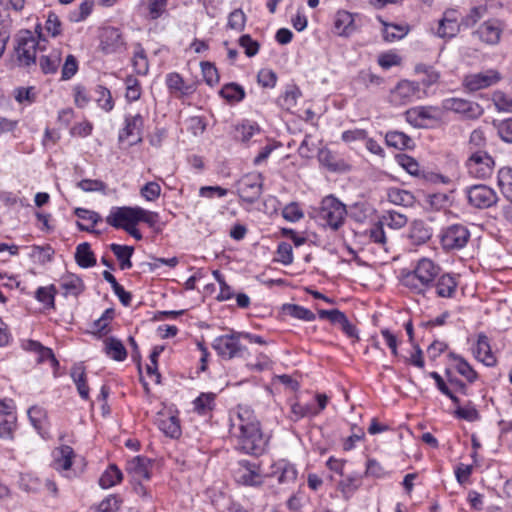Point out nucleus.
Here are the masks:
<instances>
[{"label": "nucleus", "mask_w": 512, "mask_h": 512, "mask_svg": "<svg viewBox=\"0 0 512 512\" xmlns=\"http://www.w3.org/2000/svg\"><path fill=\"white\" fill-rule=\"evenodd\" d=\"M230 431L237 439L238 450L254 456L264 453L268 441L261 431L260 422L254 411L249 407L238 405L237 411L231 417Z\"/></svg>", "instance_id": "obj_1"}, {"label": "nucleus", "mask_w": 512, "mask_h": 512, "mask_svg": "<svg viewBox=\"0 0 512 512\" xmlns=\"http://www.w3.org/2000/svg\"><path fill=\"white\" fill-rule=\"evenodd\" d=\"M440 273V267L427 258L420 259L412 271L407 272L401 278V283L412 293L425 296L432 288L436 277Z\"/></svg>", "instance_id": "obj_2"}, {"label": "nucleus", "mask_w": 512, "mask_h": 512, "mask_svg": "<svg viewBox=\"0 0 512 512\" xmlns=\"http://www.w3.org/2000/svg\"><path fill=\"white\" fill-rule=\"evenodd\" d=\"M41 33L37 39L30 30H20L14 37V55L18 66L30 67L36 64L37 50H43L40 44Z\"/></svg>", "instance_id": "obj_3"}, {"label": "nucleus", "mask_w": 512, "mask_h": 512, "mask_svg": "<svg viewBox=\"0 0 512 512\" xmlns=\"http://www.w3.org/2000/svg\"><path fill=\"white\" fill-rule=\"evenodd\" d=\"M346 214L345 205L330 195L322 200L318 217L323 221V225H327L333 230H338L343 225Z\"/></svg>", "instance_id": "obj_4"}, {"label": "nucleus", "mask_w": 512, "mask_h": 512, "mask_svg": "<svg viewBox=\"0 0 512 512\" xmlns=\"http://www.w3.org/2000/svg\"><path fill=\"white\" fill-rule=\"evenodd\" d=\"M240 340V332H233L215 338L212 347L224 359L242 357L246 348L240 343Z\"/></svg>", "instance_id": "obj_5"}, {"label": "nucleus", "mask_w": 512, "mask_h": 512, "mask_svg": "<svg viewBox=\"0 0 512 512\" xmlns=\"http://www.w3.org/2000/svg\"><path fill=\"white\" fill-rule=\"evenodd\" d=\"M466 165L471 176L486 179L492 175L495 162L486 151L475 150L471 152Z\"/></svg>", "instance_id": "obj_6"}, {"label": "nucleus", "mask_w": 512, "mask_h": 512, "mask_svg": "<svg viewBox=\"0 0 512 512\" xmlns=\"http://www.w3.org/2000/svg\"><path fill=\"white\" fill-rule=\"evenodd\" d=\"M236 186L239 197L243 201L253 204L261 197L263 179L261 174H247L237 182Z\"/></svg>", "instance_id": "obj_7"}, {"label": "nucleus", "mask_w": 512, "mask_h": 512, "mask_svg": "<svg viewBox=\"0 0 512 512\" xmlns=\"http://www.w3.org/2000/svg\"><path fill=\"white\" fill-rule=\"evenodd\" d=\"M233 477L237 483L245 486H260L263 483L259 464L248 460L237 462L233 468Z\"/></svg>", "instance_id": "obj_8"}, {"label": "nucleus", "mask_w": 512, "mask_h": 512, "mask_svg": "<svg viewBox=\"0 0 512 512\" xmlns=\"http://www.w3.org/2000/svg\"><path fill=\"white\" fill-rule=\"evenodd\" d=\"M501 79V74L497 70L488 69L466 75L462 80V85L465 90L476 92L496 85Z\"/></svg>", "instance_id": "obj_9"}, {"label": "nucleus", "mask_w": 512, "mask_h": 512, "mask_svg": "<svg viewBox=\"0 0 512 512\" xmlns=\"http://www.w3.org/2000/svg\"><path fill=\"white\" fill-rule=\"evenodd\" d=\"M442 247L447 251L459 250L466 246L470 232L462 224H454L443 230L441 234Z\"/></svg>", "instance_id": "obj_10"}, {"label": "nucleus", "mask_w": 512, "mask_h": 512, "mask_svg": "<svg viewBox=\"0 0 512 512\" xmlns=\"http://www.w3.org/2000/svg\"><path fill=\"white\" fill-rule=\"evenodd\" d=\"M106 223L116 229L126 230L138 224V206L113 207L106 217Z\"/></svg>", "instance_id": "obj_11"}, {"label": "nucleus", "mask_w": 512, "mask_h": 512, "mask_svg": "<svg viewBox=\"0 0 512 512\" xmlns=\"http://www.w3.org/2000/svg\"><path fill=\"white\" fill-rule=\"evenodd\" d=\"M466 193L469 204L477 209L490 208L498 201L496 192L484 184L473 185L467 188Z\"/></svg>", "instance_id": "obj_12"}, {"label": "nucleus", "mask_w": 512, "mask_h": 512, "mask_svg": "<svg viewBox=\"0 0 512 512\" xmlns=\"http://www.w3.org/2000/svg\"><path fill=\"white\" fill-rule=\"evenodd\" d=\"M442 106L445 110L461 114L467 119H477L484 112L478 103L463 98H447Z\"/></svg>", "instance_id": "obj_13"}, {"label": "nucleus", "mask_w": 512, "mask_h": 512, "mask_svg": "<svg viewBox=\"0 0 512 512\" xmlns=\"http://www.w3.org/2000/svg\"><path fill=\"white\" fill-rule=\"evenodd\" d=\"M125 47L122 34L115 27H106L100 35L99 49L104 54H113L120 52Z\"/></svg>", "instance_id": "obj_14"}, {"label": "nucleus", "mask_w": 512, "mask_h": 512, "mask_svg": "<svg viewBox=\"0 0 512 512\" xmlns=\"http://www.w3.org/2000/svg\"><path fill=\"white\" fill-rule=\"evenodd\" d=\"M419 92V85L408 80L400 81L390 93V102L393 105H406L413 101Z\"/></svg>", "instance_id": "obj_15"}, {"label": "nucleus", "mask_w": 512, "mask_h": 512, "mask_svg": "<svg viewBox=\"0 0 512 512\" xmlns=\"http://www.w3.org/2000/svg\"><path fill=\"white\" fill-rule=\"evenodd\" d=\"M125 126L120 130L118 135L119 142H123L129 137H135V140L130 142V145L140 143L142 141V130L144 126V119L140 114L126 115Z\"/></svg>", "instance_id": "obj_16"}, {"label": "nucleus", "mask_w": 512, "mask_h": 512, "mask_svg": "<svg viewBox=\"0 0 512 512\" xmlns=\"http://www.w3.org/2000/svg\"><path fill=\"white\" fill-rule=\"evenodd\" d=\"M502 34V27L500 22L496 19H490L483 22L477 30L473 32V35L488 45H495L500 41Z\"/></svg>", "instance_id": "obj_17"}, {"label": "nucleus", "mask_w": 512, "mask_h": 512, "mask_svg": "<svg viewBox=\"0 0 512 512\" xmlns=\"http://www.w3.org/2000/svg\"><path fill=\"white\" fill-rule=\"evenodd\" d=\"M461 27L462 23L458 21L457 11L449 9L444 12L439 21L437 35L441 38H453L458 34Z\"/></svg>", "instance_id": "obj_18"}, {"label": "nucleus", "mask_w": 512, "mask_h": 512, "mask_svg": "<svg viewBox=\"0 0 512 512\" xmlns=\"http://www.w3.org/2000/svg\"><path fill=\"white\" fill-rule=\"evenodd\" d=\"M458 282L449 273L438 275L432 285L435 294L440 298H453L457 292Z\"/></svg>", "instance_id": "obj_19"}, {"label": "nucleus", "mask_w": 512, "mask_h": 512, "mask_svg": "<svg viewBox=\"0 0 512 512\" xmlns=\"http://www.w3.org/2000/svg\"><path fill=\"white\" fill-rule=\"evenodd\" d=\"M475 358L481 361L486 366H494L496 364V357L492 353L488 337L484 333L477 335L476 346L473 348Z\"/></svg>", "instance_id": "obj_20"}, {"label": "nucleus", "mask_w": 512, "mask_h": 512, "mask_svg": "<svg viewBox=\"0 0 512 512\" xmlns=\"http://www.w3.org/2000/svg\"><path fill=\"white\" fill-rule=\"evenodd\" d=\"M74 450L68 445H62L53 451V467L59 472H65L71 469Z\"/></svg>", "instance_id": "obj_21"}, {"label": "nucleus", "mask_w": 512, "mask_h": 512, "mask_svg": "<svg viewBox=\"0 0 512 512\" xmlns=\"http://www.w3.org/2000/svg\"><path fill=\"white\" fill-rule=\"evenodd\" d=\"M334 29L339 36L349 37L356 30L353 14L348 11H338L335 15Z\"/></svg>", "instance_id": "obj_22"}, {"label": "nucleus", "mask_w": 512, "mask_h": 512, "mask_svg": "<svg viewBox=\"0 0 512 512\" xmlns=\"http://www.w3.org/2000/svg\"><path fill=\"white\" fill-rule=\"evenodd\" d=\"M60 288L63 290L64 296L78 297L85 290L83 280L72 273L63 275L59 280Z\"/></svg>", "instance_id": "obj_23"}, {"label": "nucleus", "mask_w": 512, "mask_h": 512, "mask_svg": "<svg viewBox=\"0 0 512 512\" xmlns=\"http://www.w3.org/2000/svg\"><path fill=\"white\" fill-rule=\"evenodd\" d=\"M150 460L143 456H136L127 463L126 471L132 476L134 481L150 479L149 472Z\"/></svg>", "instance_id": "obj_24"}, {"label": "nucleus", "mask_w": 512, "mask_h": 512, "mask_svg": "<svg viewBox=\"0 0 512 512\" xmlns=\"http://www.w3.org/2000/svg\"><path fill=\"white\" fill-rule=\"evenodd\" d=\"M318 160L321 165L332 172H344L349 169L348 164L329 149H321L318 153Z\"/></svg>", "instance_id": "obj_25"}, {"label": "nucleus", "mask_w": 512, "mask_h": 512, "mask_svg": "<svg viewBox=\"0 0 512 512\" xmlns=\"http://www.w3.org/2000/svg\"><path fill=\"white\" fill-rule=\"evenodd\" d=\"M70 376L75 383L80 397L89 399V386L87 384L85 367L82 364H75L70 371Z\"/></svg>", "instance_id": "obj_26"}, {"label": "nucleus", "mask_w": 512, "mask_h": 512, "mask_svg": "<svg viewBox=\"0 0 512 512\" xmlns=\"http://www.w3.org/2000/svg\"><path fill=\"white\" fill-rule=\"evenodd\" d=\"M157 426L170 438H178L181 435L179 419L176 416L161 415L157 418Z\"/></svg>", "instance_id": "obj_27"}, {"label": "nucleus", "mask_w": 512, "mask_h": 512, "mask_svg": "<svg viewBox=\"0 0 512 512\" xmlns=\"http://www.w3.org/2000/svg\"><path fill=\"white\" fill-rule=\"evenodd\" d=\"M166 85L170 93L178 96L189 95L193 92L192 86L187 85L182 76L176 72L166 75Z\"/></svg>", "instance_id": "obj_28"}, {"label": "nucleus", "mask_w": 512, "mask_h": 512, "mask_svg": "<svg viewBox=\"0 0 512 512\" xmlns=\"http://www.w3.org/2000/svg\"><path fill=\"white\" fill-rule=\"evenodd\" d=\"M74 214L81 220H84L85 222H90V225H85L81 222H77V226L81 231H87V232H95L93 227L98 223L102 221L101 216L91 210H87L84 208H76L74 211Z\"/></svg>", "instance_id": "obj_29"}, {"label": "nucleus", "mask_w": 512, "mask_h": 512, "mask_svg": "<svg viewBox=\"0 0 512 512\" xmlns=\"http://www.w3.org/2000/svg\"><path fill=\"white\" fill-rule=\"evenodd\" d=\"M386 144L399 150L411 149L413 140L403 132L390 131L385 136Z\"/></svg>", "instance_id": "obj_30"}, {"label": "nucleus", "mask_w": 512, "mask_h": 512, "mask_svg": "<svg viewBox=\"0 0 512 512\" xmlns=\"http://www.w3.org/2000/svg\"><path fill=\"white\" fill-rule=\"evenodd\" d=\"M387 197L391 203L403 207H412L415 203V197L410 191L399 188L389 189Z\"/></svg>", "instance_id": "obj_31"}, {"label": "nucleus", "mask_w": 512, "mask_h": 512, "mask_svg": "<svg viewBox=\"0 0 512 512\" xmlns=\"http://www.w3.org/2000/svg\"><path fill=\"white\" fill-rule=\"evenodd\" d=\"M75 260L82 268H89L96 264V259L89 243L84 242L76 247Z\"/></svg>", "instance_id": "obj_32"}, {"label": "nucleus", "mask_w": 512, "mask_h": 512, "mask_svg": "<svg viewBox=\"0 0 512 512\" xmlns=\"http://www.w3.org/2000/svg\"><path fill=\"white\" fill-rule=\"evenodd\" d=\"M110 249L118 259L122 270L130 269L132 267L131 256L134 252V248L132 246L113 243L110 245Z\"/></svg>", "instance_id": "obj_33"}, {"label": "nucleus", "mask_w": 512, "mask_h": 512, "mask_svg": "<svg viewBox=\"0 0 512 512\" xmlns=\"http://www.w3.org/2000/svg\"><path fill=\"white\" fill-rule=\"evenodd\" d=\"M61 60V52L59 50H53L48 55L40 57L39 66L43 73L53 74L57 72Z\"/></svg>", "instance_id": "obj_34"}, {"label": "nucleus", "mask_w": 512, "mask_h": 512, "mask_svg": "<svg viewBox=\"0 0 512 512\" xmlns=\"http://www.w3.org/2000/svg\"><path fill=\"white\" fill-rule=\"evenodd\" d=\"M282 312L283 314L295 319L308 322L314 321L316 318L315 314L311 310L297 304H284L282 306Z\"/></svg>", "instance_id": "obj_35"}, {"label": "nucleus", "mask_w": 512, "mask_h": 512, "mask_svg": "<svg viewBox=\"0 0 512 512\" xmlns=\"http://www.w3.org/2000/svg\"><path fill=\"white\" fill-rule=\"evenodd\" d=\"M104 350H105V353L110 358H112L113 360H116V361H123L127 357V351H126V348L124 347L123 343L114 337H110V338L106 339Z\"/></svg>", "instance_id": "obj_36"}, {"label": "nucleus", "mask_w": 512, "mask_h": 512, "mask_svg": "<svg viewBox=\"0 0 512 512\" xmlns=\"http://www.w3.org/2000/svg\"><path fill=\"white\" fill-rule=\"evenodd\" d=\"M122 479L123 474L120 469L115 464H111L101 475L99 484L102 488H110L120 483Z\"/></svg>", "instance_id": "obj_37"}, {"label": "nucleus", "mask_w": 512, "mask_h": 512, "mask_svg": "<svg viewBox=\"0 0 512 512\" xmlns=\"http://www.w3.org/2000/svg\"><path fill=\"white\" fill-rule=\"evenodd\" d=\"M382 23L384 25L383 38L387 42L400 40L409 32V27L406 25L389 24L384 21Z\"/></svg>", "instance_id": "obj_38"}, {"label": "nucleus", "mask_w": 512, "mask_h": 512, "mask_svg": "<svg viewBox=\"0 0 512 512\" xmlns=\"http://www.w3.org/2000/svg\"><path fill=\"white\" fill-rule=\"evenodd\" d=\"M0 407V438H12L16 426V416L11 412H5Z\"/></svg>", "instance_id": "obj_39"}, {"label": "nucleus", "mask_w": 512, "mask_h": 512, "mask_svg": "<svg viewBox=\"0 0 512 512\" xmlns=\"http://www.w3.org/2000/svg\"><path fill=\"white\" fill-rule=\"evenodd\" d=\"M498 184L504 197L512 203V168L503 167L498 171Z\"/></svg>", "instance_id": "obj_40"}, {"label": "nucleus", "mask_w": 512, "mask_h": 512, "mask_svg": "<svg viewBox=\"0 0 512 512\" xmlns=\"http://www.w3.org/2000/svg\"><path fill=\"white\" fill-rule=\"evenodd\" d=\"M219 93L228 102H240L245 97L244 88L234 82L225 84Z\"/></svg>", "instance_id": "obj_41"}, {"label": "nucleus", "mask_w": 512, "mask_h": 512, "mask_svg": "<svg viewBox=\"0 0 512 512\" xmlns=\"http://www.w3.org/2000/svg\"><path fill=\"white\" fill-rule=\"evenodd\" d=\"M19 486L27 493H38L43 488V481L33 474L26 473L20 476Z\"/></svg>", "instance_id": "obj_42"}, {"label": "nucleus", "mask_w": 512, "mask_h": 512, "mask_svg": "<svg viewBox=\"0 0 512 512\" xmlns=\"http://www.w3.org/2000/svg\"><path fill=\"white\" fill-rule=\"evenodd\" d=\"M54 254L55 251L49 244L44 246L33 245L31 247L30 257L44 265L52 261Z\"/></svg>", "instance_id": "obj_43"}, {"label": "nucleus", "mask_w": 512, "mask_h": 512, "mask_svg": "<svg viewBox=\"0 0 512 512\" xmlns=\"http://www.w3.org/2000/svg\"><path fill=\"white\" fill-rule=\"evenodd\" d=\"M486 13L487 7L485 5L471 8L467 15L461 19L462 27L465 29L473 27L486 15Z\"/></svg>", "instance_id": "obj_44"}, {"label": "nucleus", "mask_w": 512, "mask_h": 512, "mask_svg": "<svg viewBox=\"0 0 512 512\" xmlns=\"http://www.w3.org/2000/svg\"><path fill=\"white\" fill-rule=\"evenodd\" d=\"M133 67L137 74L146 75L149 70L148 59L141 44L136 45V50L132 59Z\"/></svg>", "instance_id": "obj_45"}, {"label": "nucleus", "mask_w": 512, "mask_h": 512, "mask_svg": "<svg viewBox=\"0 0 512 512\" xmlns=\"http://www.w3.org/2000/svg\"><path fill=\"white\" fill-rule=\"evenodd\" d=\"M215 394L201 393L194 401V409L201 415L207 414L214 407Z\"/></svg>", "instance_id": "obj_46"}, {"label": "nucleus", "mask_w": 512, "mask_h": 512, "mask_svg": "<svg viewBox=\"0 0 512 512\" xmlns=\"http://www.w3.org/2000/svg\"><path fill=\"white\" fill-rule=\"evenodd\" d=\"M493 104L498 112L512 113V97L501 90L492 94Z\"/></svg>", "instance_id": "obj_47"}, {"label": "nucleus", "mask_w": 512, "mask_h": 512, "mask_svg": "<svg viewBox=\"0 0 512 512\" xmlns=\"http://www.w3.org/2000/svg\"><path fill=\"white\" fill-rule=\"evenodd\" d=\"M410 238L420 244L425 243L431 237V231L427 228L422 221H415L410 228Z\"/></svg>", "instance_id": "obj_48"}, {"label": "nucleus", "mask_w": 512, "mask_h": 512, "mask_svg": "<svg viewBox=\"0 0 512 512\" xmlns=\"http://www.w3.org/2000/svg\"><path fill=\"white\" fill-rule=\"evenodd\" d=\"M450 356L457 361L456 370L459 374L464 376L470 383H473L477 379L476 371L470 366V364L461 356L451 353Z\"/></svg>", "instance_id": "obj_49"}, {"label": "nucleus", "mask_w": 512, "mask_h": 512, "mask_svg": "<svg viewBox=\"0 0 512 512\" xmlns=\"http://www.w3.org/2000/svg\"><path fill=\"white\" fill-rule=\"evenodd\" d=\"M407 216L396 212V211H388L385 215H383L381 222L384 225H387L388 227L392 229H400L404 227L407 224Z\"/></svg>", "instance_id": "obj_50"}, {"label": "nucleus", "mask_w": 512, "mask_h": 512, "mask_svg": "<svg viewBox=\"0 0 512 512\" xmlns=\"http://www.w3.org/2000/svg\"><path fill=\"white\" fill-rule=\"evenodd\" d=\"M56 288L54 285L48 287H39L35 293V298L43 303L47 308H54L55 306Z\"/></svg>", "instance_id": "obj_51"}, {"label": "nucleus", "mask_w": 512, "mask_h": 512, "mask_svg": "<svg viewBox=\"0 0 512 512\" xmlns=\"http://www.w3.org/2000/svg\"><path fill=\"white\" fill-rule=\"evenodd\" d=\"M430 118L431 115L425 107L413 108L406 112L407 121L416 127L422 126L423 121Z\"/></svg>", "instance_id": "obj_52"}, {"label": "nucleus", "mask_w": 512, "mask_h": 512, "mask_svg": "<svg viewBox=\"0 0 512 512\" xmlns=\"http://www.w3.org/2000/svg\"><path fill=\"white\" fill-rule=\"evenodd\" d=\"M301 96V91L298 87L293 86L285 91L284 95L279 98V104L284 109L290 111L296 106L297 99Z\"/></svg>", "instance_id": "obj_53"}, {"label": "nucleus", "mask_w": 512, "mask_h": 512, "mask_svg": "<svg viewBox=\"0 0 512 512\" xmlns=\"http://www.w3.org/2000/svg\"><path fill=\"white\" fill-rule=\"evenodd\" d=\"M258 132L259 126L247 121L236 128V137L242 142H248Z\"/></svg>", "instance_id": "obj_54"}, {"label": "nucleus", "mask_w": 512, "mask_h": 512, "mask_svg": "<svg viewBox=\"0 0 512 512\" xmlns=\"http://www.w3.org/2000/svg\"><path fill=\"white\" fill-rule=\"evenodd\" d=\"M291 413L293 414L294 421H297L303 417L314 416L318 414L313 404H301L295 403L291 407Z\"/></svg>", "instance_id": "obj_55"}, {"label": "nucleus", "mask_w": 512, "mask_h": 512, "mask_svg": "<svg viewBox=\"0 0 512 512\" xmlns=\"http://www.w3.org/2000/svg\"><path fill=\"white\" fill-rule=\"evenodd\" d=\"M246 24V15L241 9H235L229 14L228 27L232 30L241 32L244 30Z\"/></svg>", "instance_id": "obj_56"}, {"label": "nucleus", "mask_w": 512, "mask_h": 512, "mask_svg": "<svg viewBox=\"0 0 512 512\" xmlns=\"http://www.w3.org/2000/svg\"><path fill=\"white\" fill-rule=\"evenodd\" d=\"M201 69L204 81L209 86L212 87L219 82L218 70L214 64H212L211 62H202Z\"/></svg>", "instance_id": "obj_57"}, {"label": "nucleus", "mask_w": 512, "mask_h": 512, "mask_svg": "<svg viewBox=\"0 0 512 512\" xmlns=\"http://www.w3.org/2000/svg\"><path fill=\"white\" fill-rule=\"evenodd\" d=\"M126 82V98L128 101H136L141 96V87L139 81L133 77L128 76L125 80Z\"/></svg>", "instance_id": "obj_58"}, {"label": "nucleus", "mask_w": 512, "mask_h": 512, "mask_svg": "<svg viewBox=\"0 0 512 512\" xmlns=\"http://www.w3.org/2000/svg\"><path fill=\"white\" fill-rule=\"evenodd\" d=\"M96 92L98 94L97 102L99 106L107 112L111 111L114 107L111 92L104 86H98Z\"/></svg>", "instance_id": "obj_59"}, {"label": "nucleus", "mask_w": 512, "mask_h": 512, "mask_svg": "<svg viewBox=\"0 0 512 512\" xmlns=\"http://www.w3.org/2000/svg\"><path fill=\"white\" fill-rule=\"evenodd\" d=\"M499 137L507 142L512 143V118H508L499 122H494Z\"/></svg>", "instance_id": "obj_60"}, {"label": "nucleus", "mask_w": 512, "mask_h": 512, "mask_svg": "<svg viewBox=\"0 0 512 512\" xmlns=\"http://www.w3.org/2000/svg\"><path fill=\"white\" fill-rule=\"evenodd\" d=\"M239 45L244 48L245 54L248 57L255 56L260 48V44L253 40L249 34L242 35L239 38Z\"/></svg>", "instance_id": "obj_61"}, {"label": "nucleus", "mask_w": 512, "mask_h": 512, "mask_svg": "<svg viewBox=\"0 0 512 512\" xmlns=\"http://www.w3.org/2000/svg\"><path fill=\"white\" fill-rule=\"evenodd\" d=\"M278 261L284 265H290L293 262L292 246L287 242H281L277 247Z\"/></svg>", "instance_id": "obj_62"}, {"label": "nucleus", "mask_w": 512, "mask_h": 512, "mask_svg": "<svg viewBox=\"0 0 512 512\" xmlns=\"http://www.w3.org/2000/svg\"><path fill=\"white\" fill-rule=\"evenodd\" d=\"M93 8V1L86 0L79 5L77 11H74L70 14V20L73 22H80L86 19Z\"/></svg>", "instance_id": "obj_63"}, {"label": "nucleus", "mask_w": 512, "mask_h": 512, "mask_svg": "<svg viewBox=\"0 0 512 512\" xmlns=\"http://www.w3.org/2000/svg\"><path fill=\"white\" fill-rule=\"evenodd\" d=\"M161 193V187L156 182L146 183L140 190V194L147 201H155L159 198Z\"/></svg>", "instance_id": "obj_64"}]
</instances>
